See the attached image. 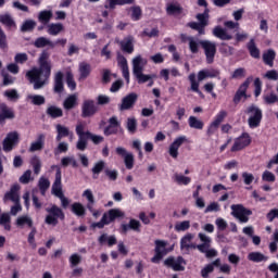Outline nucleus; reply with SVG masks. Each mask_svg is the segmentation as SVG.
<instances>
[{"instance_id": "obj_30", "label": "nucleus", "mask_w": 278, "mask_h": 278, "mask_svg": "<svg viewBox=\"0 0 278 278\" xmlns=\"http://www.w3.org/2000/svg\"><path fill=\"white\" fill-rule=\"evenodd\" d=\"M167 14L175 16L181 14V5L177 1H172L166 4Z\"/></svg>"}, {"instance_id": "obj_15", "label": "nucleus", "mask_w": 278, "mask_h": 278, "mask_svg": "<svg viewBox=\"0 0 278 278\" xmlns=\"http://www.w3.org/2000/svg\"><path fill=\"white\" fill-rule=\"evenodd\" d=\"M94 114H97V105L94 104V100H85L81 106L83 118H90V116H94Z\"/></svg>"}, {"instance_id": "obj_50", "label": "nucleus", "mask_w": 278, "mask_h": 278, "mask_svg": "<svg viewBox=\"0 0 278 278\" xmlns=\"http://www.w3.org/2000/svg\"><path fill=\"white\" fill-rule=\"evenodd\" d=\"M248 49L252 58H255L256 60L260 58V49L255 45V40H250V42L248 43Z\"/></svg>"}, {"instance_id": "obj_53", "label": "nucleus", "mask_w": 278, "mask_h": 278, "mask_svg": "<svg viewBox=\"0 0 278 278\" xmlns=\"http://www.w3.org/2000/svg\"><path fill=\"white\" fill-rule=\"evenodd\" d=\"M244 77H247V68L244 67H238L230 75L231 79H244Z\"/></svg>"}, {"instance_id": "obj_20", "label": "nucleus", "mask_w": 278, "mask_h": 278, "mask_svg": "<svg viewBox=\"0 0 278 278\" xmlns=\"http://www.w3.org/2000/svg\"><path fill=\"white\" fill-rule=\"evenodd\" d=\"M52 194L58 198L64 194L62 192V172L60 169H58L55 174V180L52 185Z\"/></svg>"}, {"instance_id": "obj_9", "label": "nucleus", "mask_w": 278, "mask_h": 278, "mask_svg": "<svg viewBox=\"0 0 278 278\" xmlns=\"http://www.w3.org/2000/svg\"><path fill=\"white\" fill-rule=\"evenodd\" d=\"M200 45L204 50L207 64L214 62V56L216 55V43L210 40H201Z\"/></svg>"}, {"instance_id": "obj_42", "label": "nucleus", "mask_w": 278, "mask_h": 278, "mask_svg": "<svg viewBox=\"0 0 278 278\" xmlns=\"http://www.w3.org/2000/svg\"><path fill=\"white\" fill-rule=\"evenodd\" d=\"M136 77L138 84H147V81H150V79H155V74L147 75L143 72H139L137 74H134Z\"/></svg>"}, {"instance_id": "obj_8", "label": "nucleus", "mask_w": 278, "mask_h": 278, "mask_svg": "<svg viewBox=\"0 0 278 278\" xmlns=\"http://www.w3.org/2000/svg\"><path fill=\"white\" fill-rule=\"evenodd\" d=\"M186 142H188V137L186 136L176 137L168 148V153L170 157H173L174 160H177V157H179V148L182 144H186Z\"/></svg>"}, {"instance_id": "obj_34", "label": "nucleus", "mask_w": 278, "mask_h": 278, "mask_svg": "<svg viewBox=\"0 0 278 278\" xmlns=\"http://www.w3.org/2000/svg\"><path fill=\"white\" fill-rule=\"evenodd\" d=\"M72 212L75 214V216L83 218V216H86V206H84V204L80 202H75L72 204Z\"/></svg>"}, {"instance_id": "obj_21", "label": "nucleus", "mask_w": 278, "mask_h": 278, "mask_svg": "<svg viewBox=\"0 0 278 278\" xmlns=\"http://www.w3.org/2000/svg\"><path fill=\"white\" fill-rule=\"evenodd\" d=\"M199 238L202 242V244H195V249H198V251H200V253H207V250L210 249V244H212V238H210L208 236H206L203 232H200Z\"/></svg>"}, {"instance_id": "obj_45", "label": "nucleus", "mask_w": 278, "mask_h": 278, "mask_svg": "<svg viewBox=\"0 0 278 278\" xmlns=\"http://www.w3.org/2000/svg\"><path fill=\"white\" fill-rule=\"evenodd\" d=\"M62 31H64V25L60 23L48 25V34H50V36H58V34Z\"/></svg>"}, {"instance_id": "obj_38", "label": "nucleus", "mask_w": 278, "mask_h": 278, "mask_svg": "<svg viewBox=\"0 0 278 278\" xmlns=\"http://www.w3.org/2000/svg\"><path fill=\"white\" fill-rule=\"evenodd\" d=\"M83 197L87 200V210H92V206H94V193H92V190L86 189L83 192Z\"/></svg>"}, {"instance_id": "obj_61", "label": "nucleus", "mask_w": 278, "mask_h": 278, "mask_svg": "<svg viewBox=\"0 0 278 278\" xmlns=\"http://www.w3.org/2000/svg\"><path fill=\"white\" fill-rule=\"evenodd\" d=\"M4 97H7L9 101H17L18 92L16 91V89H9L4 91Z\"/></svg>"}, {"instance_id": "obj_6", "label": "nucleus", "mask_w": 278, "mask_h": 278, "mask_svg": "<svg viewBox=\"0 0 278 278\" xmlns=\"http://www.w3.org/2000/svg\"><path fill=\"white\" fill-rule=\"evenodd\" d=\"M86 126H84V124H78L76 126V134L78 136V141L76 143V149H78V151H86V149L88 148V132L85 131Z\"/></svg>"}, {"instance_id": "obj_62", "label": "nucleus", "mask_w": 278, "mask_h": 278, "mask_svg": "<svg viewBox=\"0 0 278 278\" xmlns=\"http://www.w3.org/2000/svg\"><path fill=\"white\" fill-rule=\"evenodd\" d=\"M51 186V182L49 179L41 177L39 179V190L41 191V194H45V191Z\"/></svg>"}, {"instance_id": "obj_60", "label": "nucleus", "mask_w": 278, "mask_h": 278, "mask_svg": "<svg viewBox=\"0 0 278 278\" xmlns=\"http://www.w3.org/2000/svg\"><path fill=\"white\" fill-rule=\"evenodd\" d=\"M34 27H36V22L34 20H26L21 29L22 31H31V29H34Z\"/></svg>"}, {"instance_id": "obj_55", "label": "nucleus", "mask_w": 278, "mask_h": 278, "mask_svg": "<svg viewBox=\"0 0 278 278\" xmlns=\"http://www.w3.org/2000/svg\"><path fill=\"white\" fill-rule=\"evenodd\" d=\"M79 74H80L79 79H86V77H88V75H90V64L80 63L79 64Z\"/></svg>"}, {"instance_id": "obj_11", "label": "nucleus", "mask_w": 278, "mask_h": 278, "mask_svg": "<svg viewBox=\"0 0 278 278\" xmlns=\"http://www.w3.org/2000/svg\"><path fill=\"white\" fill-rule=\"evenodd\" d=\"M115 152L117 153V155L123 157L126 168L128 170H131V168H134V164H135L134 153L128 152L127 149H125L123 147H117L115 149Z\"/></svg>"}, {"instance_id": "obj_48", "label": "nucleus", "mask_w": 278, "mask_h": 278, "mask_svg": "<svg viewBox=\"0 0 278 278\" xmlns=\"http://www.w3.org/2000/svg\"><path fill=\"white\" fill-rule=\"evenodd\" d=\"M187 40L189 42L191 53H199V46L201 45V41L194 37H187Z\"/></svg>"}, {"instance_id": "obj_5", "label": "nucleus", "mask_w": 278, "mask_h": 278, "mask_svg": "<svg viewBox=\"0 0 278 278\" xmlns=\"http://www.w3.org/2000/svg\"><path fill=\"white\" fill-rule=\"evenodd\" d=\"M155 248H154V256L151 258L152 264H160L162 260L164 258V255H167L168 250H166V247H168V242L164 240H155L154 241Z\"/></svg>"}, {"instance_id": "obj_35", "label": "nucleus", "mask_w": 278, "mask_h": 278, "mask_svg": "<svg viewBox=\"0 0 278 278\" xmlns=\"http://www.w3.org/2000/svg\"><path fill=\"white\" fill-rule=\"evenodd\" d=\"M26 100L28 101V103H31V105H45V96H40V94H28L26 97Z\"/></svg>"}, {"instance_id": "obj_13", "label": "nucleus", "mask_w": 278, "mask_h": 278, "mask_svg": "<svg viewBox=\"0 0 278 278\" xmlns=\"http://www.w3.org/2000/svg\"><path fill=\"white\" fill-rule=\"evenodd\" d=\"M21 186L12 185L10 190L4 194L3 201H12V203H21Z\"/></svg>"}, {"instance_id": "obj_16", "label": "nucleus", "mask_w": 278, "mask_h": 278, "mask_svg": "<svg viewBox=\"0 0 278 278\" xmlns=\"http://www.w3.org/2000/svg\"><path fill=\"white\" fill-rule=\"evenodd\" d=\"M249 144H251V136H249L247 132H243L239 138L235 140L231 151H242V149L249 147Z\"/></svg>"}, {"instance_id": "obj_57", "label": "nucleus", "mask_w": 278, "mask_h": 278, "mask_svg": "<svg viewBox=\"0 0 278 278\" xmlns=\"http://www.w3.org/2000/svg\"><path fill=\"white\" fill-rule=\"evenodd\" d=\"M130 16L132 21H140V17L142 16V9L140 7H132L130 8Z\"/></svg>"}, {"instance_id": "obj_25", "label": "nucleus", "mask_w": 278, "mask_h": 278, "mask_svg": "<svg viewBox=\"0 0 278 278\" xmlns=\"http://www.w3.org/2000/svg\"><path fill=\"white\" fill-rule=\"evenodd\" d=\"M117 63L122 70L124 79H126L127 84H129V65L127 64V59H125L123 55H119L117 58Z\"/></svg>"}, {"instance_id": "obj_19", "label": "nucleus", "mask_w": 278, "mask_h": 278, "mask_svg": "<svg viewBox=\"0 0 278 278\" xmlns=\"http://www.w3.org/2000/svg\"><path fill=\"white\" fill-rule=\"evenodd\" d=\"M136 101H138V94L134 92L129 93L123 98L119 110H131L136 104Z\"/></svg>"}, {"instance_id": "obj_14", "label": "nucleus", "mask_w": 278, "mask_h": 278, "mask_svg": "<svg viewBox=\"0 0 278 278\" xmlns=\"http://www.w3.org/2000/svg\"><path fill=\"white\" fill-rule=\"evenodd\" d=\"M20 135L16 131L9 132L3 140V151L10 152L18 144Z\"/></svg>"}, {"instance_id": "obj_47", "label": "nucleus", "mask_w": 278, "mask_h": 278, "mask_svg": "<svg viewBox=\"0 0 278 278\" xmlns=\"http://www.w3.org/2000/svg\"><path fill=\"white\" fill-rule=\"evenodd\" d=\"M174 181H176V184H178L179 186H188L192 181V178L184 176L181 174H175Z\"/></svg>"}, {"instance_id": "obj_27", "label": "nucleus", "mask_w": 278, "mask_h": 278, "mask_svg": "<svg viewBox=\"0 0 278 278\" xmlns=\"http://www.w3.org/2000/svg\"><path fill=\"white\" fill-rule=\"evenodd\" d=\"M134 0H106L104 2L105 10H114L116 5H131Z\"/></svg>"}, {"instance_id": "obj_7", "label": "nucleus", "mask_w": 278, "mask_h": 278, "mask_svg": "<svg viewBox=\"0 0 278 278\" xmlns=\"http://www.w3.org/2000/svg\"><path fill=\"white\" fill-rule=\"evenodd\" d=\"M248 114L250 115L248 123L251 129H255V127H260V123H262V110L255 105H251L248 108Z\"/></svg>"}, {"instance_id": "obj_56", "label": "nucleus", "mask_w": 278, "mask_h": 278, "mask_svg": "<svg viewBox=\"0 0 278 278\" xmlns=\"http://www.w3.org/2000/svg\"><path fill=\"white\" fill-rule=\"evenodd\" d=\"M51 16H53L51 11H41L39 12L38 20L40 23H49L51 21Z\"/></svg>"}, {"instance_id": "obj_59", "label": "nucleus", "mask_w": 278, "mask_h": 278, "mask_svg": "<svg viewBox=\"0 0 278 278\" xmlns=\"http://www.w3.org/2000/svg\"><path fill=\"white\" fill-rule=\"evenodd\" d=\"M0 225H3L7 231H10V214L3 213L0 217Z\"/></svg>"}, {"instance_id": "obj_3", "label": "nucleus", "mask_w": 278, "mask_h": 278, "mask_svg": "<svg viewBox=\"0 0 278 278\" xmlns=\"http://www.w3.org/2000/svg\"><path fill=\"white\" fill-rule=\"evenodd\" d=\"M197 18L199 23L192 22L189 24V27L199 31L200 36H203L205 34V27H207V22L210 21V10L206 9L204 13L198 14Z\"/></svg>"}, {"instance_id": "obj_2", "label": "nucleus", "mask_w": 278, "mask_h": 278, "mask_svg": "<svg viewBox=\"0 0 278 278\" xmlns=\"http://www.w3.org/2000/svg\"><path fill=\"white\" fill-rule=\"evenodd\" d=\"M230 208L231 216L237 218L239 223H249V217L251 216V214H253L251 210L244 207V205L242 204H232Z\"/></svg>"}, {"instance_id": "obj_1", "label": "nucleus", "mask_w": 278, "mask_h": 278, "mask_svg": "<svg viewBox=\"0 0 278 278\" xmlns=\"http://www.w3.org/2000/svg\"><path fill=\"white\" fill-rule=\"evenodd\" d=\"M49 54L42 52L39 58L40 68H33L26 73V77L29 79L30 84H34V90H40L51 76V63H49Z\"/></svg>"}, {"instance_id": "obj_12", "label": "nucleus", "mask_w": 278, "mask_h": 278, "mask_svg": "<svg viewBox=\"0 0 278 278\" xmlns=\"http://www.w3.org/2000/svg\"><path fill=\"white\" fill-rule=\"evenodd\" d=\"M164 264L176 271L186 270V261L181 256L168 257L164 261Z\"/></svg>"}, {"instance_id": "obj_44", "label": "nucleus", "mask_w": 278, "mask_h": 278, "mask_svg": "<svg viewBox=\"0 0 278 278\" xmlns=\"http://www.w3.org/2000/svg\"><path fill=\"white\" fill-rule=\"evenodd\" d=\"M174 229L177 233L188 231L190 229V220L176 222Z\"/></svg>"}, {"instance_id": "obj_54", "label": "nucleus", "mask_w": 278, "mask_h": 278, "mask_svg": "<svg viewBox=\"0 0 278 278\" xmlns=\"http://www.w3.org/2000/svg\"><path fill=\"white\" fill-rule=\"evenodd\" d=\"M203 121L194 117V116H190L189 117V127H191V129H203Z\"/></svg>"}, {"instance_id": "obj_29", "label": "nucleus", "mask_w": 278, "mask_h": 278, "mask_svg": "<svg viewBox=\"0 0 278 278\" xmlns=\"http://www.w3.org/2000/svg\"><path fill=\"white\" fill-rule=\"evenodd\" d=\"M213 35L215 36V38H219V40H231L233 38V36L229 35L227 29L220 26H216L213 29Z\"/></svg>"}, {"instance_id": "obj_17", "label": "nucleus", "mask_w": 278, "mask_h": 278, "mask_svg": "<svg viewBox=\"0 0 278 278\" xmlns=\"http://www.w3.org/2000/svg\"><path fill=\"white\" fill-rule=\"evenodd\" d=\"M252 81H253V77H248L245 81L240 85L233 98L235 103H240L243 97H247V90H249V86H251Z\"/></svg>"}, {"instance_id": "obj_39", "label": "nucleus", "mask_w": 278, "mask_h": 278, "mask_svg": "<svg viewBox=\"0 0 278 278\" xmlns=\"http://www.w3.org/2000/svg\"><path fill=\"white\" fill-rule=\"evenodd\" d=\"M121 47L126 53H134V39L128 37L121 41Z\"/></svg>"}, {"instance_id": "obj_36", "label": "nucleus", "mask_w": 278, "mask_h": 278, "mask_svg": "<svg viewBox=\"0 0 278 278\" xmlns=\"http://www.w3.org/2000/svg\"><path fill=\"white\" fill-rule=\"evenodd\" d=\"M0 23L2 25H5V27H9L10 29H13L16 27V23H14V18H12V15L5 13L0 15Z\"/></svg>"}, {"instance_id": "obj_51", "label": "nucleus", "mask_w": 278, "mask_h": 278, "mask_svg": "<svg viewBox=\"0 0 278 278\" xmlns=\"http://www.w3.org/2000/svg\"><path fill=\"white\" fill-rule=\"evenodd\" d=\"M103 168H105V162L103 161H99L93 165L91 169V172L93 173V179H99V175L101 174Z\"/></svg>"}, {"instance_id": "obj_40", "label": "nucleus", "mask_w": 278, "mask_h": 278, "mask_svg": "<svg viewBox=\"0 0 278 278\" xmlns=\"http://www.w3.org/2000/svg\"><path fill=\"white\" fill-rule=\"evenodd\" d=\"M56 131H58V136H56L58 142H60V140H62L63 138H66V136H71V130L68 129V127L62 126L60 124L56 125Z\"/></svg>"}, {"instance_id": "obj_22", "label": "nucleus", "mask_w": 278, "mask_h": 278, "mask_svg": "<svg viewBox=\"0 0 278 278\" xmlns=\"http://www.w3.org/2000/svg\"><path fill=\"white\" fill-rule=\"evenodd\" d=\"M121 127V123L116 116H113L109 119V126L104 129V136H112V134H116L118 128Z\"/></svg>"}, {"instance_id": "obj_28", "label": "nucleus", "mask_w": 278, "mask_h": 278, "mask_svg": "<svg viewBox=\"0 0 278 278\" xmlns=\"http://www.w3.org/2000/svg\"><path fill=\"white\" fill-rule=\"evenodd\" d=\"M188 79L190 81V90L192 92H197V94L203 98V92H201V90L199 89V86H201V83H199V80L197 79V74L191 73L188 76Z\"/></svg>"}, {"instance_id": "obj_43", "label": "nucleus", "mask_w": 278, "mask_h": 278, "mask_svg": "<svg viewBox=\"0 0 278 278\" xmlns=\"http://www.w3.org/2000/svg\"><path fill=\"white\" fill-rule=\"evenodd\" d=\"M16 225L17 227H31L34 225V222L31 220V217L23 215L16 219Z\"/></svg>"}, {"instance_id": "obj_23", "label": "nucleus", "mask_w": 278, "mask_h": 278, "mask_svg": "<svg viewBox=\"0 0 278 278\" xmlns=\"http://www.w3.org/2000/svg\"><path fill=\"white\" fill-rule=\"evenodd\" d=\"M7 118H14V111L8 108L5 103H0V125H3Z\"/></svg>"}, {"instance_id": "obj_10", "label": "nucleus", "mask_w": 278, "mask_h": 278, "mask_svg": "<svg viewBox=\"0 0 278 278\" xmlns=\"http://www.w3.org/2000/svg\"><path fill=\"white\" fill-rule=\"evenodd\" d=\"M194 240V233L188 232L180 239V250L182 253H190L193 249H197V243L192 242Z\"/></svg>"}, {"instance_id": "obj_52", "label": "nucleus", "mask_w": 278, "mask_h": 278, "mask_svg": "<svg viewBox=\"0 0 278 278\" xmlns=\"http://www.w3.org/2000/svg\"><path fill=\"white\" fill-rule=\"evenodd\" d=\"M70 268H75L81 264V255L77 253H73L68 257Z\"/></svg>"}, {"instance_id": "obj_33", "label": "nucleus", "mask_w": 278, "mask_h": 278, "mask_svg": "<svg viewBox=\"0 0 278 278\" xmlns=\"http://www.w3.org/2000/svg\"><path fill=\"white\" fill-rule=\"evenodd\" d=\"M64 75L62 72H58L54 77V92L59 94L64 90V83L62 81Z\"/></svg>"}, {"instance_id": "obj_64", "label": "nucleus", "mask_w": 278, "mask_h": 278, "mask_svg": "<svg viewBox=\"0 0 278 278\" xmlns=\"http://www.w3.org/2000/svg\"><path fill=\"white\" fill-rule=\"evenodd\" d=\"M66 84L67 87L72 90H75V88H77V83H75V78H73V73L71 72L66 73Z\"/></svg>"}, {"instance_id": "obj_49", "label": "nucleus", "mask_w": 278, "mask_h": 278, "mask_svg": "<svg viewBox=\"0 0 278 278\" xmlns=\"http://www.w3.org/2000/svg\"><path fill=\"white\" fill-rule=\"evenodd\" d=\"M248 260H250V262H266V260H268V257H266L264 254H262L261 252H251L248 255Z\"/></svg>"}, {"instance_id": "obj_18", "label": "nucleus", "mask_w": 278, "mask_h": 278, "mask_svg": "<svg viewBox=\"0 0 278 278\" xmlns=\"http://www.w3.org/2000/svg\"><path fill=\"white\" fill-rule=\"evenodd\" d=\"M147 59L142 58V55H137L132 59V75L144 72V66H147Z\"/></svg>"}, {"instance_id": "obj_37", "label": "nucleus", "mask_w": 278, "mask_h": 278, "mask_svg": "<svg viewBox=\"0 0 278 278\" xmlns=\"http://www.w3.org/2000/svg\"><path fill=\"white\" fill-rule=\"evenodd\" d=\"M77 99H78L77 93L68 96L63 103V108L65 110H73V108L77 105Z\"/></svg>"}, {"instance_id": "obj_24", "label": "nucleus", "mask_w": 278, "mask_h": 278, "mask_svg": "<svg viewBox=\"0 0 278 278\" xmlns=\"http://www.w3.org/2000/svg\"><path fill=\"white\" fill-rule=\"evenodd\" d=\"M103 216H106V220L110 223H114L116 218H125V212L121 208H111L108 213H104Z\"/></svg>"}, {"instance_id": "obj_41", "label": "nucleus", "mask_w": 278, "mask_h": 278, "mask_svg": "<svg viewBox=\"0 0 278 278\" xmlns=\"http://www.w3.org/2000/svg\"><path fill=\"white\" fill-rule=\"evenodd\" d=\"M276 55L277 53L273 49H269L266 52H264L263 60L265 64H267V66H273V62L275 61Z\"/></svg>"}, {"instance_id": "obj_32", "label": "nucleus", "mask_w": 278, "mask_h": 278, "mask_svg": "<svg viewBox=\"0 0 278 278\" xmlns=\"http://www.w3.org/2000/svg\"><path fill=\"white\" fill-rule=\"evenodd\" d=\"M35 47H37L38 49H42V47L55 49V43L47 37H39L37 40H35Z\"/></svg>"}, {"instance_id": "obj_4", "label": "nucleus", "mask_w": 278, "mask_h": 278, "mask_svg": "<svg viewBox=\"0 0 278 278\" xmlns=\"http://www.w3.org/2000/svg\"><path fill=\"white\" fill-rule=\"evenodd\" d=\"M46 212H48V216H46L47 225H52V227H55V225H58L59 218H61V220H64V212H62V208L55 205L46 208Z\"/></svg>"}, {"instance_id": "obj_63", "label": "nucleus", "mask_w": 278, "mask_h": 278, "mask_svg": "<svg viewBox=\"0 0 278 278\" xmlns=\"http://www.w3.org/2000/svg\"><path fill=\"white\" fill-rule=\"evenodd\" d=\"M225 118H227V111L222 110L215 115L213 122L220 126V123H223Z\"/></svg>"}, {"instance_id": "obj_26", "label": "nucleus", "mask_w": 278, "mask_h": 278, "mask_svg": "<svg viewBox=\"0 0 278 278\" xmlns=\"http://www.w3.org/2000/svg\"><path fill=\"white\" fill-rule=\"evenodd\" d=\"M45 138H46L45 135L40 134L37 137V140H35L30 143L28 151L30 153H34L36 151H42V149H45Z\"/></svg>"}, {"instance_id": "obj_58", "label": "nucleus", "mask_w": 278, "mask_h": 278, "mask_svg": "<svg viewBox=\"0 0 278 278\" xmlns=\"http://www.w3.org/2000/svg\"><path fill=\"white\" fill-rule=\"evenodd\" d=\"M241 177H242L243 184L245 186H251V184H253V180L255 179V176L252 173H249V172H243L241 174Z\"/></svg>"}, {"instance_id": "obj_31", "label": "nucleus", "mask_w": 278, "mask_h": 278, "mask_svg": "<svg viewBox=\"0 0 278 278\" xmlns=\"http://www.w3.org/2000/svg\"><path fill=\"white\" fill-rule=\"evenodd\" d=\"M218 75V72L214 70H202L198 73V81L201 84L204 79L214 78Z\"/></svg>"}, {"instance_id": "obj_46", "label": "nucleus", "mask_w": 278, "mask_h": 278, "mask_svg": "<svg viewBox=\"0 0 278 278\" xmlns=\"http://www.w3.org/2000/svg\"><path fill=\"white\" fill-rule=\"evenodd\" d=\"M62 114H63L62 109L55 105H51L47 109V115L51 116V118H60Z\"/></svg>"}]
</instances>
